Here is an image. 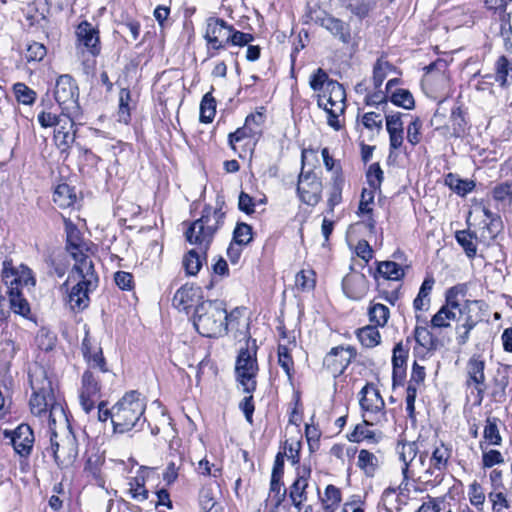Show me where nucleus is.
Segmentation results:
<instances>
[{
  "label": "nucleus",
  "instance_id": "obj_59",
  "mask_svg": "<svg viewBox=\"0 0 512 512\" xmlns=\"http://www.w3.org/2000/svg\"><path fill=\"white\" fill-rule=\"evenodd\" d=\"M484 438L492 445H500L502 438L499 433L497 426V420L495 418H488L484 428Z\"/></svg>",
  "mask_w": 512,
  "mask_h": 512
},
{
  "label": "nucleus",
  "instance_id": "obj_4",
  "mask_svg": "<svg viewBox=\"0 0 512 512\" xmlns=\"http://www.w3.org/2000/svg\"><path fill=\"white\" fill-rule=\"evenodd\" d=\"M83 355L88 362V369L83 373L79 391V401L82 409L89 413L100 399L101 375H108L105 359L99 347H90L87 339L82 344Z\"/></svg>",
  "mask_w": 512,
  "mask_h": 512
},
{
  "label": "nucleus",
  "instance_id": "obj_47",
  "mask_svg": "<svg viewBox=\"0 0 512 512\" xmlns=\"http://www.w3.org/2000/svg\"><path fill=\"white\" fill-rule=\"evenodd\" d=\"M216 113V102L211 93H206L200 104V121L210 123Z\"/></svg>",
  "mask_w": 512,
  "mask_h": 512
},
{
  "label": "nucleus",
  "instance_id": "obj_50",
  "mask_svg": "<svg viewBox=\"0 0 512 512\" xmlns=\"http://www.w3.org/2000/svg\"><path fill=\"white\" fill-rule=\"evenodd\" d=\"M493 199L503 204H511L512 181H505L497 184L492 190Z\"/></svg>",
  "mask_w": 512,
  "mask_h": 512
},
{
  "label": "nucleus",
  "instance_id": "obj_36",
  "mask_svg": "<svg viewBox=\"0 0 512 512\" xmlns=\"http://www.w3.org/2000/svg\"><path fill=\"white\" fill-rule=\"evenodd\" d=\"M76 195L67 184H60L53 193V201L60 208H68L74 204Z\"/></svg>",
  "mask_w": 512,
  "mask_h": 512
},
{
  "label": "nucleus",
  "instance_id": "obj_46",
  "mask_svg": "<svg viewBox=\"0 0 512 512\" xmlns=\"http://www.w3.org/2000/svg\"><path fill=\"white\" fill-rule=\"evenodd\" d=\"M270 494H273L275 507L278 508L286 495V489L283 488L282 478H280V471H272L270 481Z\"/></svg>",
  "mask_w": 512,
  "mask_h": 512
},
{
  "label": "nucleus",
  "instance_id": "obj_25",
  "mask_svg": "<svg viewBox=\"0 0 512 512\" xmlns=\"http://www.w3.org/2000/svg\"><path fill=\"white\" fill-rule=\"evenodd\" d=\"M342 287L347 297L359 300L365 296L368 290V281L364 274L352 272L344 277Z\"/></svg>",
  "mask_w": 512,
  "mask_h": 512
},
{
  "label": "nucleus",
  "instance_id": "obj_21",
  "mask_svg": "<svg viewBox=\"0 0 512 512\" xmlns=\"http://www.w3.org/2000/svg\"><path fill=\"white\" fill-rule=\"evenodd\" d=\"M78 116H72L70 113L62 112L60 122L55 125L54 140L57 146L65 151L75 141V119Z\"/></svg>",
  "mask_w": 512,
  "mask_h": 512
},
{
  "label": "nucleus",
  "instance_id": "obj_22",
  "mask_svg": "<svg viewBox=\"0 0 512 512\" xmlns=\"http://www.w3.org/2000/svg\"><path fill=\"white\" fill-rule=\"evenodd\" d=\"M5 436L11 439L15 452L20 456L25 457L31 453L34 435L29 425L21 424L14 431H6Z\"/></svg>",
  "mask_w": 512,
  "mask_h": 512
},
{
  "label": "nucleus",
  "instance_id": "obj_11",
  "mask_svg": "<svg viewBox=\"0 0 512 512\" xmlns=\"http://www.w3.org/2000/svg\"><path fill=\"white\" fill-rule=\"evenodd\" d=\"M54 96L62 112L70 113L72 116L80 115L78 87L70 75H61L57 79Z\"/></svg>",
  "mask_w": 512,
  "mask_h": 512
},
{
  "label": "nucleus",
  "instance_id": "obj_17",
  "mask_svg": "<svg viewBox=\"0 0 512 512\" xmlns=\"http://www.w3.org/2000/svg\"><path fill=\"white\" fill-rule=\"evenodd\" d=\"M313 19L316 24L326 29L343 44L352 42L353 36L348 23L326 12H320Z\"/></svg>",
  "mask_w": 512,
  "mask_h": 512
},
{
  "label": "nucleus",
  "instance_id": "obj_31",
  "mask_svg": "<svg viewBox=\"0 0 512 512\" xmlns=\"http://www.w3.org/2000/svg\"><path fill=\"white\" fill-rule=\"evenodd\" d=\"M417 477L427 491L430 488L439 486L443 482L445 472L429 463V466L421 474H417Z\"/></svg>",
  "mask_w": 512,
  "mask_h": 512
},
{
  "label": "nucleus",
  "instance_id": "obj_3",
  "mask_svg": "<svg viewBox=\"0 0 512 512\" xmlns=\"http://www.w3.org/2000/svg\"><path fill=\"white\" fill-rule=\"evenodd\" d=\"M51 446L48 449L57 465L61 468L71 466L78 456V442L68 424L62 406H54L49 414Z\"/></svg>",
  "mask_w": 512,
  "mask_h": 512
},
{
  "label": "nucleus",
  "instance_id": "obj_24",
  "mask_svg": "<svg viewBox=\"0 0 512 512\" xmlns=\"http://www.w3.org/2000/svg\"><path fill=\"white\" fill-rule=\"evenodd\" d=\"M77 48L86 49L92 56L100 52L98 31L88 22L80 23L76 30Z\"/></svg>",
  "mask_w": 512,
  "mask_h": 512
},
{
  "label": "nucleus",
  "instance_id": "obj_32",
  "mask_svg": "<svg viewBox=\"0 0 512 512\" xmlns=\"http://www.w3.org/2000/svg\"><path fill=\"white\" fill-rule=\"evenodd\" d=\"M375 191L364 188L361 193V199L358 207L359 215H367V227L370 231L375 229V221L372 218V207L371 204L374 201Z\"/></svg>",
  "mask_w": 512,
  "mask_h": 512
},
{
  "label": "nucleus",
  "instance_id": "obj_1",
  "mask_svg": "<svg viewBox=\"0 0 512 512\" xmlns=\"http://www.w3.org/2000/svg\"><path fill=\"white\" fill-rule=\"evenodd\" d=\"M67 250L75 260L67 282L73 279L77 283L68 294V303L72 310H83L89 304V293L98 286V276L91 258L84 253L79 231L67 225Z\"/></svg>",
  "mask_w": 512,
  "mask_h": 512
},
{
  "label": "nucleus",
  "instance_id": "obj_26",
  "mask_svg": "<svg viewBox=\"0 0 512 512\" xmlns=\"http://www.w3.org/2000/svg\"><path fill=\"white\" fill-rule=\"evenodd\" d=\"M201 298V291L199 287L184 285L179 288L173 297V306L179 311H186L194 305H199L198 301Z\"/></svg>",
  "mask_w": 512,
  "mask_h": 512
},
{
  "label": "nucleus",
  "instance_id": "obj_35",
  "mask_svg": "<svg viewBox=\"0 0 512 512\" xmlns=\"http://www.w3.org/2000/svg\"><path fill=\"white\" fill-rule=\"evenodd\" d=\"M495 79L502 86L508 85L512 81V62L505 56H501L495 63Z\"/></svg>",
  "mask_w": 512,
  "mask_h": 512
},
{
  "label": "nucleus",
  "instance_id": "obj_29",
  "mask_svg": "<svg viewBox=\"0 0 512 512\" xmlns=\"http://www.w3.org/2000/svg\"><path fill=\"white\" fill-rule=\"evenodd\" d=\"M357 466L367 477H374L380 466V460L374 453L362 449L358 453Z\"/></svg>",
  "mask_w": 512,
  "mask_h": 512
},
{
  "label": "nucleus",
  "instance_id": "obj_57",
  "mask_svg": "<svg viewBox=\"0 0 512 512\" xmlns=\"http://www.w3.org/2000/svg\"><path fill=\"white\" fill-rule=\"evenodd\" d=\"M468 291L467 284H457L453 287H450L445 292V300L450 302L451 306L461 307L460 297H465Z\"/></svg>",
  "mask_w": 512,
  "mask_h": 512
},
{
  "label": "nucleus",
  "instance_id": "obj_63",
  "mask_svg": "<svg viewBox=\"0 0 512 512\" xmlns=\"http://www.w3.org/2000/svg\"><path fill=\"white\" fill-rule=\"evenodd\" d=\"M56 337L47 330H40L36 336V344L43 351H50L54 348Z\"/></svg>",
  "mask_w": 512,
  "mask_h": 512
},
{
  "label": "nucleus",
  "instance_id": "obj_8",
  "mask_svg": "<svg viewBox=\"0 0 512 512\" xmlns=\"http://www.w3.org/2000/svg\"><path fill=\"white\" fill-rule=\"evenodd\" d=\"M30 385L33 390L30 399L31 412L49 422V414L55 403L52 381L47 377L45 369L35 366L29 373Z\"/></svg>",
  "mask_w": 512,
  "mask_h": 512
},
{
  "label": "nucleus",
  "instance_id": "obj_41",
  "mask_svg": "<svg viewBox=\"0 0 512 512\" xmlns=\"http://www.w3.org/2000/svg\"><path fill=\"white\" fill-rule=\"evenodd\" d=\"M445 183L450 187L451 190L456 192L458 195L465 196L471 192L475 183L472 180L460 179L456 175L449 173L445 178Z\"/></svg>",
  "mask_w": 512,
  "mask_h": 512
},
{
  "label": "nucleus",
  "instance_id": "obj_23",
  "mask_svg": "<svg viewBox=\"0 0 512 512\" xmlns=\"http://www.w3.org/2000/svg\"><path fill=\"white\" fill-rule=\"evenodd\" d=\"M397 453L399 456V460L401 461V471L407 470H415L419 465L423 466L428 453L422 452L419 455L418 461H416V457L418 454V445L416 442H398L397 444Z\"/></svg>",
  "mask_w": 512,
  "mask_h": 512
},
{
  "label": "nucleus",
  "instance_id": "obj_62",
  "mask_svg": "<svg viewBox=\"0 0 512 512\" xmlns=\"http://www.w3.org/2000/svg\"><path fill=\"white\" fill-rule=\"evenodd\" d=\"M47 54L46 47L38 42H33L28 45L25 57L28 62H39Z\"/></svg>",
  "mask_w": 512,
  "mask_h": 512
},
{
  "label": "nucleus",
  "instance_id": "obj_5",
  "mask_svg": "<svg viewBox=\"0 0 512 512\" xmlns=\"http://www.w3.org/2000/svg\"><path fill=\"white\" fill-rule=\"evenodd\" d=\"M224 200L218 196L216 207L205 206L201 218L194 221L185 232L186 240L204 253L209 248L215 233L223 224L225 212L222 211Z\"/></svg>",
  "mask_w": 512,
  "mask_h": 512
},
{
  "label": "nucleus",
  "instance_id": "obj_39",
  "mask_svg": "<svg viewBox=\"0 0 512 512\" xmlns=\"http://www.w3.org/2000/svg\"><path fill=\"white\" fill-rule=\"evenodd\" d=\"M205 255L206 252L201 253L198 247L195 249H191L186 254L183 260V265L185 267L186 272L189 275H196L199 272L202 266V261L203 259H205Z\"/></svg>",
  "mask_w": 512,
  "mask_h": 512
},
{
  "label": "nucleus",
  "instance_id": "obj_15",
  "mask_svg": "<svg viewBox=\"0 0 512 512\" xmlns=\"http://www.w3.org/2000/svg\"><path fill=\"white\" fill-rule=\"evenodd\" d=\"M232 31L233 27L223 19L210 17L207 19L204 38L209 48L220 50L225 48L228 43L229 32Z\"/></svg>",
  "mask_w": 512,
  "mask_h": 512
},
{
  "label": "nucleus",
  "instance_id": "obj_55",
  "mask_svg": "<svg viewBox=\"0 0 512 512\" xmlns=\"http://www.w3.org/2000/svg\"><path fill=\"white\" fill-rule=\"evenodd\" d=\"M234 244L247 245L252 240V227L246 223H238L233 233Z\"/></svg>",
  "mask_w": 512,
  "mask_h": 512
},
{
  "label": "nucleus",
  "instance_id": "obj_60",
  "mask_svg": "<svg viewBox=\"0 0 512 512\" xmlns=\"http://www.w3.org/2000/svg\"><path fill=\"white\" fill-rule=\"evenodd\" d=\"M468 497L470 503L474 507H476L478 510L482 509V506L485 502V494L483 492L481 485L478 482L474 481L472 484H470L468 490Z\"/></svg>",
  "mask_w": 512,
  "mask_h": 512
},
{
  "label": "nucleus",
  "instance_id": "obj_43",
  "mask_svg": "<svg viewBox=\"0 0 512 512\" xmlns=\"http://www.w3.org/2000/svg\"><path fill=\"white\" fill-rule=\"evenodd\" d=\"M377 271L389 280H400L404 276L402 267L393 261H384L378 264Z\"/></svg>",
  "mask_w": 512,
  "mask_h": 512
},
{
  "label": "nucleus",
  "instance_id": "obj_20",
  "mask_svg": "<svg viewBox=\"0 0 512 512\" xmlns=\"http://www.w3.org/2000/svg\"><path fill=\"white\" fill-rule=\"evenodd\" d=\"M485 361L479 355H473L467 362L466 372L468 387L473 386L477 391L480 400L483 399V395L486 390L485 384Z\"/></svg>",
  "mask_w": 512,
  "mask_h": 512
},
{
  "label": "nucleus",
  "instance_id": "obj_53",
  "mask_svg": "<svg viewBox=\"0 0 512 512\" xmlns=\"http://www.w3.org/2000/svg\"><path fill=\"white\" fill-rule=\"evenodd\" d=\"M13 91L18 102L31 105L36 99V93L24 83H16L13 86Z\"/></svg>",
  "mask_w": 512,
  "mask_h": 512
},
{
  "label": "nucleus",
  "instance_id": "obj_48",
  "mask_svg": "<svg viewBox=\"0 0 512 512\" xmlns=\"http://www.w3.org/2000/svg\"><path fill=\"white\" fill-rule=\"evenodd\" d=\"M393 66L383 58L377 60L373 68V84L376 89L380 88Z\"/></svg>",
  "mask_w": 512,
  "mask_h": 512
},
{
  "label": "nucleus",
  "instance_id": "obj_51",
  "mask_svg": "<svg viewBox=\"0 0 512 512\" xmlns=\"http://www.w3.org/2000/svg\"><path fill=\"white\" fill-rule=\"evenodd\" d=\"M414 338L426 350H434L436 348V340L426 327L417 326L414 331Z\"/></svg>",
  "mask_w": 512,
  "mask_h": 512
},
{
  "label": "nucleus",
  "instance_id": "obj_40",
  "mask_svg": "<svg viewBox=\"0 0 512 512\" xmlns=\"http://www.w3.org/2000/svg\"><path fill=\"white\" fill-rule=\"evenodd\" d=\"M357 338L361 344L367 348H373L380 343L381 335L377 329V326H365L358 329Z\"/></svg>",
  "mask_w": 512,
  "mask_h": 512
},
{
  "label": "nucleus",
  "instance_id": "obj_14",
  "mask_svg": "<svg viewBox=\"0 0 512 512\" xmlns=\"http://www.w3.org/2000/svg\"><path fill=\"white\" fill-rule=\"evenodd\" d=\"M2 279L8 290H11L12 287H18L20 290L24 286L35 285L31 269L23 264L15 267L11 259H6L3 262Z\"/></svg>",
  "mask_w": 512,
  "mask_h": 512
},
{
  "label": "nucleus",
  "instance_id": "obj_56",
  "mask_svg": "<svg viewBox=\"0 0 512 512\" xmlns=\"http://www.w3.org/2000/svg\"><path fill=\"white\" fill-rule=\"evenodd\" d=\"M366 177L371 190L376 191L380 189L384 179V173L378 163H373L370 165Z\"/></svg>",
  "mask_w": 512,
  "mask_h": 512
},
{
  "label": "nucleus",
  "instance_id": "obj_30",
  "mask_svg": "<svg viewBox=\"0 0 512 512\" xmlns=\"http://www.w3.org/2000/svg\"><path fill=\"white\" fill-rule=\"evenodd\" d=\"M451 456V447L443 442H439L433 448L429 463L445 472Z\"/></svg>",
  "mask_w": 512,
  "mask_h": 512
},
{
  "label": "nucleus",
  "instance_id": "obj_12",
  "mask_svg": "<svg viewBox=\"0 0 512 512\" xmlns=\"http://www.w3.org/2000/svg\"><path fill=\"white\" fill-rule=\"evenodd\" d=\"M360 406L363 417L369 418L371 423H381L386 420L385 402L379 390L370 383H367L360 392Z\"/></svg>",
  "mask_w": 512,
  "mask_h": 512
},
{
  "label": "nucleus",
  "instance_id": "obj_2",
  "mask_svg": "<svg viewBox=\"0 0 512 512\" xmlns=\"http://www.w3.org/2000/svg\"><path fill=\"white\" fill-rule=\"evenodd\" d=\"M310 88L318 92L317 104L327 114V123L334 130L342 128L339 117L345 111L346 93L343 86L329 78L322 68L316 69L309 78Z\"/></svg>",
  "mask_w": 512,
  "mask_h": 512
},
{
  "label": "nucleus",
  "instance_id": "obj_18",
  "mask_svg": "<svg viewBox=\"0 0 512 512\" xmlns=\"http://www.w3.org/2000/svg\"><path fill=\"white\" fill-rule=\"evenodd\" d=\"M297 192L302 202L314 206L321 199L322 183L314 173L302 172L298 179Z\"/></svg>",
  "mask_w": 512,
  "mask_h": 512
},
{
  "label": "nucleus",
  "instance_id": "obj_37",
  "mask_svg": "<svg viewBox=\"0 0 512 512\" xmlns=\"http://www.w3.org/2000/svg\"><path fill=\"white\" fill-rule=\"evenodd\" d=\"M104 463V460L99 455L90 456L85 464L84 472L87 473L88 476L92 477L96 484L100 487H104L105 481L101 474V467Z\"/></svg>",
  "mask_w": 512,
  "mask_h": 512
},
{
  "label": "nucleus",
  "instance_id": "obj_54",
  "mask_svg": "<svg viewBox=\"0 0 512 512\" xmlns=\"http://www.w3.org/2000/svg\"><path fill=\"white\" fill-rule=\"evenodd\" d=\"M260 134H257L256 129H251L249 125L244 124L243 127L238 128L235 132L230 133L228 140L230 146L235 149V143L240 142L244 139H255Z\"/></svg>",
  "mask_w": 512,
  "mask_h": 512
},
{
  "label": "nucleus",
  "instance_id": "obj_10",
  "mask_svg": "<svg viewBox=\"0 0 512 512\" xmlns=\"http://www.w3.org/2000/svg\"><path fill=\"white\" fill-rule=\"evenodd\" d=\"M487 309L488 305L483 300H465L463 310H460V314L464 315L463 323L457 325L455 329L459 345L467 343L471 330L482 321L483 312Z\"/></svg>",
  "mask_w": 512,
  "mask_h": 512
},
{
  "label": "nucleus",
  "instance_id": "obj_34",
  "mask_svg": "<svg viewBox=\"0 0 512 512\" xmlns=\"http://www.w3.org/2000/svg\"><path fill=\"white\" fill-rule=\"evenodd\" d=\"M456 241L463 248L466 256L473 259L477 253V245L475 243L476 235L469 230L457 231L455 234Z\"/></svg>",
  "mask_w": 512,
  "mask_h": 512
},
{
  "label": "nucleus",
  "instance_id": "obj_42",
  "mask_svg": "<svg viewBox=\"0 0 512 512\" xmlns=\"http://www.w3.org/2000/svg\"><path fill=\"white\" fill-rule=\"evenodd\" d=\"M369 320L375 326L384 327L389 319L390 311L387 306L381 303H373L368 310Z\"/></svg>",
  "mask_w": 512,
  "mask_h": 512
},
{
  "label": "nucleus",
  "instance_id": "obj_28",
  "mask_svg": "<svg viewBox=\"0 0 512 512\" xmlns=\"http://www.w3.org/2000/svg\"><path fill=\"white\" fill-rule=\"evenodd\" d=\"M376 423H371L369 418H364L362 424L355 426L354 430L349 434L348 439L351 442L368 441L370 443H378L381 439V433L370 429V426Z\"/></svg>",
  "mask_w": 512,
  "mask_h": 512
},
{
  "label": "nucleus",
  "instance_id": "obj_64",
  "mask_svg": "<svg viewBox=\"0 0 512 512\" xmlns=\"http://www.w3.org/2000/svg\"><path fill=\"white\" fill-rule=\"evenodd\" d=\"M422 122L416 117L407 127V140L412 145H417L421 141Z\"/></svg>",
  "mask_w": 512,
  "mask_h": 512
},
{
  "label": "nucleus",
  "instance_id": "obj_38",
  "mask_svg": "<svg viewBox=\"0 0 512 512\" xmlns=\"http://www.w3.org/2000/svg\"><path fill=\"white\" fill-rule=\"evenodd\" d=\"M10 306L14 313L26 317L30 313V307L25 298L21 295V290L18 287H12L8 290Z\"/></svg>",
  "mask_w": 512,
  "mask_h": 512
},
{
  "label": "nucleus",
  "instance_id": "obj_7",
  "mask_svg": "<svg viewBox=\"0 0 512 512\" xmlns=\"http://www.w3.org/2000/svg\"><path fill=\"white\" fill-rule=\"evenodd\" d=\"M145 409V401L138 392L126 393L111 409L114 430L124 433L144 423Z\"/></svg>",
  "mask_w": 512,
  "mask_h": 512
},
{
  "label": "nucleus",
  "instance_id": "obj_61",
  "mask_svg": "<svg viewBox=\"0 0 512 512\" xmlns=\"http://www.w3.org/2000/svg\"><path fill=\"white\" fill-rule=\"evenodd\" d=\"M199 504L204 512H211L217 502L211 488L203 487L199 493Z\"/></svg>",
  "mask_w": 512,
  "mask_h": 512
},
{
  "label": "nucleus",
  "instance_id": "obj_45",
  "mask_svg": "<svg viewBox=\"0 0 512 512\" xmlns=\"http://www.w3.org/2000/svg\"><path fill=\"white\" fill-rule=\"evenodd\" d=\"M278 364L284 370L289 379H292L294 362L287 345L279 344L277 349Z\"/></svg>",
  "mask_w": 512,
  "mask_h": 512
},
{
  "label": "nucleus",
  "instance_id": "obj_44",
  "mask_svg": "<svg viewBox=\"0 0 512 512\" xmlns=\"http://www.w3.org/2000/svg\"><path fill=\"white\" fill-rule=\"evenodd\" d=\"M389 98L394 105L406 110H411L415 106L414 97L407 89H397L391 93Z\"/></svg>",
  "mask_w": 512,
  "mask_h": 512
},
{
  "label": "nucleus",
  "instance_id": "obj_33",
  "mask_svg": "<svg viewBox=\"0 0 512 512\" xmlns=\"http://www.w3.org/2000/svg\"><path fill=\"white\" fill-rule=\"evenodd\" d=\"M449 134L453 137H460L466 129V120L462 109L457 106L452 109L449 124L447 125Z\"/></svg>",
  "mask_w": 512,
  "mask_h": 512
},
{
  "label": "nucleus",
  "instance_id": "obj_58",
  "mask_svg": "<svg viewBox=\"0 0 512 512\" xmlns=\"http://www.w3.org/2000/svg\"><path fill=\"white\" fill-rule=\"evenodd\" d=\"M295 284L303 291H309L315 286V273L312 270H301L296 274Z\"/></svg>",
  "mask_w": 512,
  "mask_h": 512
},
{
  "label": "nucleus",
  "instance_id": "obj_49",
  "mask_svg": "<svg viewBox=\"0 0 512 512\" xmlns=\"http://www.w3.org/2000/svg\"><path fill=\"white\" fill-rule=\"evenodd\" d=\"M393 379L402 377L404 373V366L406 363V351L403 349L401 344H397L393 349Z\"/></svg>",
  "mask_w": 512,
  "mask_h": 512
},
{
  "label": "nucleus",
  "instance_id": "obj_27",
  "mask_svg": "<svg viewBox=\"0 0 512 512\" xmlns=\"http://www.w3.org/2000/svg\"><path fill=\"white\" fill-rule=\"evenodd\" d=\"M460 310H463V306H451L450 302L445 300V304L433 315L431 327L437 329L450 327L451 322L457 319V311L460 314Z\"/></svg>",
  "mask_w": 512,
  "mask_h": 512
},
{
  "label": "nucleus",
  "instance_id": "obj_52",
  "mask_svg": "<svg viewBox=\"0 0 512 512\" xmlns=\"http://www.w3.org/2000/svg\"><path fill=\"white\" fill-rule=\"evenodd\" d=\"M131 93L128 89L122 88L119 92V110L118 120L120 122L128 123L130 120V107Z\"/></svg>",
  "mask_w": 512,
  "mask_h": 512
},
{
  "label": "nucleus",
  "instance_id": "obj_13",
  "mask_svg": "<svg viewBox=\"0 0 512 512\" xmlns=\"http://www.w3.org/2000/svg\"><path fill=\"white\" fill-rule=\"evenodd\" d=\"M401 474L402 480L396 488L388 487L384 490L382 494L384 502H387L389 498H392L396 493H398V497L409 500L412 494H420L426 491L420 479L417 477L416 469L407 470L406 468L405 471H401Z\"/></svg>",
  "mask_w": 512,
  "mask_h": 512
},
{
  "label": "nucleus",
  "instance_id": "obj_6",
  "mask_svg": "<svg viewBox=\"0 0 512 512\" xmlns=\"http://www.w3.org/2000/svg\"><path fill=\"white\" fill-rule=\"evenodd\" d=\"M233 313L228 315L220 301H203L196 306L193 315L195 329L204 337L222 336L233 321Z\"/></svg>",
  "mask_w": 512,
  "mask_h": 512
},
{
  "label": "nucleus",
  "instance_id": "obj_19",
  "mask_svg": "<svg viewBox=\"0 0 512 512\" xmlns=\"http://www.w3.org/2000/svg\"><path fill=\"white\" fill-rule=\"evenodd\" d=\"M311 477V468L308 465H302L296 469V479L289 487V498L292 505L301 511L302 505L307 501V488Z\"/></svg>",
  "mask_w": 512,
  "mask_h": 512
},
{
  "label": "nucleus",
  "instance_id": "obj_9",
  "mask_svg": "<svg viewBox=\"0 0 512 512\" xmlns=\"http://www.w3.org/2000/svg\"><path fill=\"white\" fill-rule=\"evenodd\" d=\"M237 381L242 386L245 393H253L256 389V376L258 373V364L256 358V347L253 345L241 348L235 365Z\"/></svg>",
  "mask_w": 512,
  "mask_h": 512
},
{
  "label": "nucleus",
  "instance_id": "obj_16",
  "mask_svg": "<svg viewBox=\"0 0 512 512\" xmlns=\"http://www.w3.org/2000/svg\"><path fill=\"white\" fill-rule=\"evenodd\" d=\"M355 355V349L351 346L334 347L324 357L323 365L334 377H337L345 371Z\"/></svg>",
  "mask_w": 512,
  "mask_h": 512
}]
</instances>
